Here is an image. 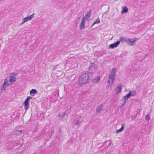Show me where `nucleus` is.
<instances>
[{
    "label": "nucleus",
    "instance_id": "nucleus-1",
    "mask_svg": "<svg viewBox=\"0 0 154 154\" xmlns=\"http://www.w3.org/2000/svg\"><path fill=\"white\" fill-rule=\"evenodd\" d=\"M18 75L17 72H13L11 73L4 80L3 85L0 88L2 90L5 89L7 86L11 85L17 80V77Z\"/></svg>",
    "mask_w": 154,
    "mask_h": 154
},
{
    "label": "nucleus",
    "instance_id": "nucleus-2",
    "mask_svg": "<svg viewBox=\"0 0 154 154\" xmlns=\"http://www.w3.org/2000/svg\"><path fill=\"white\" fill-rule=\"evenodd\" d=\"M91 14V11H89L82 18L79 25V28L80 29H82L85 27V23L86 21L89 20Z\"/></svg>",
    "mask_w": 154,
    "mask_h": 154
},
{
    "label": "nucleus",
    "instance_id": "nucleus-3",
    "mask_svg": "<svg viewBox=\"0 0 154 154\" xmlns=\"http://www.w3.org/2000/svg\"><path fill=\"white\" fill-rule=\"evenodd\" d=\"M90 74L88 72L82 74L80 77L79 80V84L80 86H82L86 84L89 79Z\"/></svg>",
    "mask_w": 154,
    "mask_h": 154
},
{
    "label": "nucleus",
    "instance_id": "nucleus-4",
    "mask_svg": "<svg viewBox=\"0 0 154 154\" xmlns=\"http://www.w3.org/2000/svg\"><path fill=\"white\" fill-rule=\"evenodd\" d=\"M116 71L117 69H116L113 68L109 75V79L107 81V84L109 86L111 85L113 83Z\"/></svg>",
    "mask_w": 154,
    "mask_h": 154
},
{
    "label": "nucleus",
    "instance_id": "nucleus-5",
    "mask_svg": "<svg viewBox=\"0 0 154 154\" xmlns=\"http://www.w3.org/2000/svg\"><path fill=\"white\" fill-rule=\"evenodd\" d=\"M138 38L134 37L132 38H129L127 40V43L129 45L132 46L135 45L136 42L139 40Z\"/></svg>",
    "mask_w": 154,
    "mask_h": 154
},
{
    "label": "nucleus",
    "instance_id": "nucleus-6",
    "mask_svg": "<svg viewBox=\"0 0 154 154\" xmlns=\"http://www.w3.org/2000/svg\"><path fill=\"white\" fill-rule=\"evenodd\" d=\"M32 98L31 97L28 96L24 102V107L26 110H27L29 108L30 100Z\"/></svg>",
    "mask_w": 154,
    "mask_h": 154
},
{
    "label": "nucleus",
    "instance_id": "nucleus-7",
    "mask_svg": "<svg viewBox=\"0 0 154 154\" xmlns=\"http://www.w3.org/2000/svg\"><path fill=\"white\" fill-rule=\"evenodd\" d=\"M120 42L119 41H117L115 43L110 44L109 46V48L110 49H113L116 48L120 44Z\"/></svg>",
    "mask_w": 154,
    "mask_h": 154
},
{
    "label": "nucleus",
    "instance_id": "nucleus-8",
    "mask_svg": "<svg viewBox=\"0 0 154 154\" xmlns=\"http://www.w3.org/2000/svg\"><path fill=\"white\" fill-rule=\"evenodd\" d=\"M33 17V14H32L28 17L24 18L22 20V24H23L25 22H27V21L31 20L32 18Z\"/></svg>",
    "mask_w": 154,
    "mask_h": 154
},
{
    "label": "nucleus",
    "instance_id": "nucleus-9",
    "mask_svg": "<svg viewBox=\"0 0 154 154\" xmlns=\"http://www.w3.org/2000/svg\"><path fill=\"white\" fill-rule=\"evenodd\" d=\"M128 8L127 6H124L122 7V11L121 12V14H126L128 12Z\"/></svg>",
    "mask_w": 154,
    "mask_h": 154
},
{
    "label": "nucleus",
    "instance_id": "nucleus-10",
    "mask_svg": "<svg viewBox=\"0 0 154 154\" xmlns=\"http://www.w3.org/2000/svg\"><path fill=\"white\" fill-rule=\"evenodd\" d=\"M30 94L32 96H34L38 93V91L36 89H32L30 91Z\"/></svg>",
    "mask_w": 154,
    "mask_h": 154
},
{
    "label": "nucleus",
    "instance_id": "nucleus-11",
    "mask_svg": "<svg viewBox=\"0 0 154 154\" xmlns=\"http://www.w3.org/2000/svg\"><path fill=\"white\" fill-rule=\"evenodd\" d=\"M121 86H118L116 88L115 90V94L116 95L118 94L121 92Z\"/></svg>",
    "mask_w": 154,
    "mask_h": 154
},
{
    "label": "nucleus",
    "instance_id": "nucleus-12",
    "mask_svg": "<svg viewBox=\"0 0 154 154\" xmlns=\"http://www.w3.org/2000/svg\"><path fill=\"white\" fill-rule=\"evenodd\" d=\"M150 119V116L149 114H147L145 116V121L147 123H149Z\"/></svg>",
    "mask_w": 154,
    "mask_h": 154
},
{
    "label": "nucleus",
    "instance_id": "nucleus-13",
    "mask_svg": "<svg viewBox=\"0 0 154 154\" xmlns=\"http://www.w3.org/2000/svg\"><path fill=\"white\" fill-rule=\"evenodd\" d=\"M103 106L102 105L98 106L96 109V112H99L103 109Z\"/></svg>",
    "mask_w": 154,
    "mask_h": 154
},
{
    "label": "nucleus",
    "instance_id": "nucleus-14",
    "mask_svg": "<svg viewBox=\"0 0 154 154\" xmlns=\"http://www.w3.org/2000/svg\"><path fill=\"white\" fill-rule=\"evenodd\" d=\"M130 96L129 95V94H127L126 95H125V96H124L123 98H122V100H123L124 101L125 103L126 102V101L130 97Z\"/></svg>",
    "mask_w": 154,
    "mask_h": 154
},
{
    "label": "nucleus",
    "instance_id": "nucleus-15",
    "mask_svg": "<svg viewBox=\"0 0 154 154\" xmlns=\"http://www.w3.org/2000/svg\"><path fill=\"white\" fill-rule=\"evenodd\" d=\"M100 23V20L98 18L94 22L91 26H94L96 24H98Z\"/></svg>",
    "mask_w": 154,
    "mask_h": 154
},
{
    "label": "nucleus",
    "instance_id": "nucleus-16",
    "mask_svg": "<svg viewBox=\"0 0 154 154\" xmlns=\"http://www.w3.org/2000/svg\"><path fill=\"white\" fill-rule=\"evenodd\" d=\"M96 66V64L94 63H91L90 66L89 67V69H91L92 68H94Z\"/></svg>",
    "mask_w": 154,
    "mask_h": 154
},
{
    "label": "nucleus",
    "instance_id": "nucleus-17",
    "mask_svg": "<svg viewBox=\"0 0 154 154\" xmlns=\"http://www.w3.org/2000/svg\"><path fill=\"white\" fill-rule=\"evenodd\" d=\"M22 132L21 130H17L15 131V134L17 135H20L22 134Z\"/></svg>",
    "mask_w": 154,
    "mask_h": 154
},
{
    "label": "nucleus",
    "instance_id": "nucleus-18",
    "mask_svg": "<svg viewBox=\"0 0 154 154\" xmlns=\"http://www.w3.org/2000/svg\"><path fill=\"white\" fill-rule=\"evenodd\" d=\"M136 94V92L135 91H130L128 94L129 95L130 97Z\"/></svg>",
    "mask_w": 154,
    "mask_h": 154
},
{
    "label": "nucleus",
    "instance_id": "nucleus-19",
    "mask_svg": "<svg viewBox=\"0 0 154 154\" xmlns=\"http://www.w3.org/2000/svg\"><path fill=\"white\" fill-rule=\"evenodd\" d=\"M123 129L124 128L123 127H122L120 129L116 131V133L118 134L120 132H122L123 131Z\"/></svg>",
    "mask_w": 154,
    "mask_h": 154
},
{
    "label": "nucleus",
    "instance_id": "nucleus-20",
    "mask_svg": "<svg viewBox=\"0 0 154 154\" xmlns=\"http://www.w3.org/2000/svg\"><path fill=\"white\" fill-rule=\"evenodd\" d=\"M65 114H66L65 113H63L61 115H60V114L59 115V116L60 117H61L62 118H63L65 116Z\"/></svg>",
    "mask_w": 154,
    "mask_h": 154
},
{
    "label": "nucleus",
    "instance_id": "nucleus-21",
    "mask_svg": "<svg viewBox=\"0 0 154 154\" xmlns=\"http://www.w3.org/2000/svg\"><path fill=\"white\" fill-rule=\"evenodd\" d=\"M100 79V77H97V78L95 79V80H96V82H97L99 81V80Z\"/></svg>",
    "mask_w": 154,
    "mask_h": 154
},
{
    "label": "nucleus",
    "instance_id": "nucleus-22",
    "mask_svg": "<svg viewBox=\"0 0 154 154\" xmlns=\"http://www.w3.org/2000/svg\"><path fill=\"white\" fill-rule=\"evenodd\" d=\"M80 19V17L77 18L75 22H77L78 21V20Z\"/></svg>",
    "mask_w": 154,
    "mask_h": 154
},
{
    "label": "nucleus",
    "instance_id": "nucleus-23",
    "mask_svg": "<svg viewBox=\"0 0 154 154\" xmlns=\"http://www.w3.org/2000/svg\"><path fill=\"white\" fill-rule=\"evenodd\" d=\"M76 124H77V123H78V122L77 120H76Z\"/></svg>",
    "mask_w": 154,
    "mask_h": 154
},
{
    "label": "nucleus",
    "instance_id": "nucleus-24",
    "mask_svg": "<svg viewBox=\"0 0 154 154\" xmlns=\"http://www.w3.org/2000/svg\"><path fill=\"white\" fill-rule=\"evenodd\" d=\"M124 38H121V39H123Z\"/></svg>",
    "mask_w": 154,
    "mask_h": 154
}]
</instances>
